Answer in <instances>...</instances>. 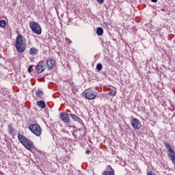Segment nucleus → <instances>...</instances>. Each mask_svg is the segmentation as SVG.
Segmentation results:
<instances>
[{"label": "nucleus", "instance_id": "nucleus-1", "mask_svg": "<svg viewBox=\"0 0 175 175\" xmlns=\"http://www.w3.org/2000/svg\"><path fill=\"white\" fill-rule=\"evenodd\" d=\"M15 47L18 53H24L27 50L25 38L23 35L18 34L16 38Z\"/></svg>", "mask_w": 175, "mask_h": 175}, {"label": "nucleus", "instance_id": "nucleus-2", "mask_svg": "<svg viewBox=\"0 0 175 175\" xmlns=\"http://www.w3.org/2000/svg\"><path fill=\"white\" fill-rule=\"evenodd\" d=\"M18 139L20 143L23 144L25 148H26L29 151H32V150L35 148V146H33V142H32V141H31L29 139L27 138V137H25V135L18 134Z\"/></svg>", "mask_w": 175, "mask_h": 175}, {"label": "nucleus", "instance_id": "nucleus-3", "mask_svg": "<svg viewBox=\"0 0 175 175\" xmlns=\"http://www.w3.org/2000/svg\"><path fill=\"white\" fill-rule=\"evenodd\" d=\"M29 27L33 33L36 35H42V27L40 25L35 21L29 22Z\"/></svg>", "mask_w": 175, "mask_h": 175}, {"label": "nucleus", "instance_id": "nucleus-4", "mask_svg": "<svg viewBox=\"0 0 175 175\" xmlns=\"http://www.w3.org/2000/svg\"><path fill=\"white\" fill-rule=\"evenodd\" d=\"M29 129L31 133H33L36 136H40L42 135V128L39 124H31L29 125Z\"/></svg>", "mask_w": 175, "mask_h": 175}, {"label": "nucleus", "instance_id": "nucleus-5", "mask_svg": "<svg viewBox=\"0 0 175 175\" xmlns=\"http://www.w3.org/2000/svg\"><path fill=\"white\" fill-rule=\"evenodd\" d=\"M131 125L134 129L139 130L142 128V122L137 118H133L131 121Z\"/></svg>", "mask_w": 175, "mask_h": 175}, {"label": "nucleus", "instance_id": "nucleus-6", "mask_svg": "<svg viewBox=\"0 0 175 175\" xmlns=\"http://www.w3.org/2000/svg\"><path fill=\"white\" fill-rule=\"evenodd\" d=\"M85 98L90 100H92V99H95V98H96V92L93 90H89L85 93Z\"/></svg>", "mask_w": 175, "mask_h": 175}, {"label": "nucleus", "instance_id": "nucleus-7", "mask_svg": "<svg viewBox=\"0 0 175 175\" xmlns=\"http://www.w3.org/2000/svg\"><path fill=\"white\" fill-rule=\"evenodd\" d=\"M60 120H62V121L66 124L70 122V118L69 117V115L65 112L60 113Z\"/></svg>", "mask_w": 175, "mask_h": 175}, {"label": "nucleus", "instance_id": "nucleus-8", "mask_svg": "<svg viewBox=\"0 0 175 175\" xmlns=\"http://www.w3.org/2000/svg\"><path fill=\"white\" fill-rule=\"evenodd\" d=\"M44 72V62L40 61L38 64L37 73L40 74Z\"/></svg>", "mask_w": 175, "mask_h": 175}, {"label": "nucleus", "instance_id": "nucleus-9", "mask_svg": "<svg viewBox=\"0 0 175 175\" xmlns=\"http://www.w3.org/2000/svg\"><path fill=\"white\" fill-rule=\"evenodd\" d=\"M46 68L50 70V69H53V66H55V62L53 59H49L46 62Z\"/></svg>", "mask_w": 175, "mask_h": 175}, {"label": "nucleus", "instance_id": "nucleus-10", "mask_svg": "<svg viewBox=\"0 0 175 175\" xmlns=\"http://www.w3.org/2000/svg\"><path fill=\"white\" fill-rule=\"evenodd\" d=\"M109 171H104L103 175H114V170L111 168V166L109 165Z\"/></svg>", "mask_w": 175, "mask_h": 175}, {"label": "nucleus", "instance_id": "nucleus-11", "mask_svg": "<svg viewBox=\"0 0 175 175\" xmlns=\"http://www.w3.org/2000/svg\"><path fill=\"white\" fill-rule=\"evenodd\" d=\"M38 53H39V50H38L36 48H31L29 50V54L30 55H38Z\"/></svg>", "mask_w": 175, "mask_h": 175}, {"label": "nucleus", "instance_id": "nucleus-12", "mask_svg": "<svg viewBox=\"0 0 175 175\" xmlns=\"http://www.w3.org/2000/svg\"><path fill=\"white\" fill-rule=\"evenodd\" d=\"M36 105L38 106V107H40V109L46 108V103H44L43 100L37 101Z\"/></svg>", "mask_w": 175, "mask_h": 175}, {"label": "nucleus", "instance_id": "nucleus-13", "mask_svg": "<svg viewBox=\"0 0 175 175\" xmlns=\"http://www.w3.org/2000/svg\"><path fill=\"white\" fill-rule=\"evenodd\" d=\"M68 116L72 118L73 121H80V118L75 114L69 113Z\"/></svg>", "mask_w": 175, "mask_h": 175}, {"label": "nucleus", "instance_id": "nucleus-14", "mask_svg": "<svg viewBox=\"0 0 175 175\" xmlns=\"http://www.w3.org/2000/svg\"><path fill=\"white\" fill-rule=\"evenodd\" d=\"M96 33H97L98 36H102V35H103V28L98 27L96 29Z\"/></svg>", "mask_w": 175, "mask_h": 175}, {"label": "nucleus", "instance_id": "nucleus-15", "mask_svg": "<svg viewBox=\"0 0 175 175\" xmlns=\"http://www.w3.org/2000/svg\"><path fill=\"white\" fill-rule=\"evenodd\" d=\"M36 96H38V98H42V96H43V95H44V93L42 90H37L36 92Z\"/></svg>", "mask_w": 175, "mask_h": 175}, {"label": "nucleus", "instance_id": "nucleus-16", "mask_svg": "<svg viewBox=\"0 0 175 175\" xmlns=\"http://www.w3.org/2000/svg\"><path fill=\"white\" fill-rule=\"evenodd\" d=\"M108 94L112 96H116V94H117V90L116 88L110 90Z\"/></svg>", "mask_w": 175, "mask_h": 175}, {"label": "nucleus", "instance_id": "nucleus-17", "mask_svg": "<svg viewBox=\"0 0 175 175\" xmlns=\"http://www.w3.org/2000/svg\"><path fill=\"white\" fill-rule=\"evenodd\" d=\"M0 27L1 28H5V27H6V21L1 20L0 21Z\"/></svg>", "mask_w": 175, "mask_h": 175}, {"label": "nucleus", "instance_id": "nucleus-18", "mask_svg": "<svg viewBox=\"0 0 175 175\" xmlns=\"http://www.w3.org/2000/svg\"><path fill=\"white\" fill-rule=\"evenodd\" d=\"M103 66H102V64L100 63H98L97 65H96V69L98 71H100L102 70Z\"/></svg>", "mask_w": 175, "mask_h": 175}, {"label": "nucleus", "instance_id": "nucleus-19", "mask_svg": "<svg viewBox=\"0 0 175 175\" xmlns=\"http://www.w3.org/2000/svg\"><path fill=\"white\" fill-rule=\"evenodd\" d=\"M27 72L29 73H32V72H33V65H31L29 66V68L27 69Z\"/></svg>", "mask_w": 175, "mask_h": 175}, {"label": "nucleus", "instance_id": "nucleus-20", "mask_svg": "<svg viewBox=\"0 0 175 175\" xmlns=\"http://www.w3.org/2000/svg\"><path fill=\"white\" fill-rule=\"evenodd\" d=\"M147 175H156V174L152 171H148L147 173Z\"/></svg>", "mask_w": 175, "mask_h": 175}, {"label": "nucleus", "instance_id": "nucleus-21", "mask_svg": "<svg viewBox=\"0 0 175 175\" xmlns=\"http://www.w3.org/2000/svg\"><path fill=\"white\" fill-rule=\"evenodd\" d=\"M103 26L104 27V28H107V27H108V23H107V22L103 23Z\"/></svg>", "mask_w": 175, "mask_h": 175}, {"label": "nucleus", "instance_id": "nucleus-22", "mask_svg": "<svg viewBox=\"0 0 175 175\" xmlns=\"http://www.w3.org/2000/svg\"><path fill=\"white\" fill-rule=\"evenodd\" d=\"M96 1L98 2V3H100V5H102V3L105 2V0H96Z\"/></svg>", "mask_w": 175, "mask_h": 175}, {"label": "nucleus", "instance_id": "nucleus-23", "mask_svg": "<svg viewBox=\"0 0 175 175\" xmlns=\"http://www.w3.org/2000/svg\"><path fill=\"white\" fill-rule=\"evenodd\" d=\"M85 154H87V155H90V154H91V150H87L85 151Z\"/></svg>", "mask_w": 175, "mask_h": 175}, {"label": "nucleus", "instance_id": "nucleus-24", "mask_svg": "<svg viewBox=\"0 0 175 175\" xmlns=\"http://www.w3.org/2000/svg\"><path fill=\"white\" fill-rule=\"evenodd\" d=\"M9 131H10V133H12V132H13V127L12 126H10L9 127Z\"/></svg>", "mask_w": 175, "mask_h": 175}, {"label": "nucleus", "instance_id": "nucleus-25", "mask_svg": "<svg viewBox=\"0 0 175 175\" xmlns=\"http://www.w3.org/2000/svg\"><path fill=\"white\" fill-rule=\"evenodd\" d=\"M151 2H158V0H151Z\"/></svg>", "mask_w": 175, "mask_h": 175}, {"label": "nucleus", "instance_id": "nucleus-26", "mask_svg": "<svg viewBox=\"0 0 175 175\" xmlns=\"http://www.w3.org/2000/svg\"><path fill=\"white\" fill-rule=\"evenodd\" d=\"M70 85H73V84H75V83L70 82Z\"/></svg>", "mask_w": 175, "mask_h": 175}]
</instances>
